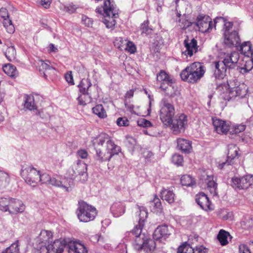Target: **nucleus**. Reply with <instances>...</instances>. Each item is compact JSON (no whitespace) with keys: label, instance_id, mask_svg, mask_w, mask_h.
Instances as JSON below:
<instances>
[{"label":"nucleus","instance_id":"f257e3e1","mask_svg":"<svg viewBox=\"0 0 253 253\" xmlns=\"http://www.w3.org/2000/svg\"><path fill=\"white\" fill-rule=\"evenodd\" d=\"M139 221L135 225L131 233L134 236L133 246L136 250H143L145 253H152L155 248L154 240L159 241L161 239H166L170 234L169 230L167 225L159 226L154 231L153 235V240L149 239L145 233H142V228L144 221L147 217L148 212L145 208L139 207Z\"/></svg>","mask_w":253,"mask_h":253},{"label":"nucleus","instance_id":"f03ea898","mask_svg":"<svg viewBox=\"0 0 253 253\" xmlns=\"http://www.w3.org/2000/svg\"><path fill=\"white\" fill-rule=\"evenodd\" d=\"M92 143L96 151V158L100 162L109 160L120 150V147L115 145L105 133H102L94 138Z\"/></svg>","mask_w":253,"mask_h":253},{"label":"nucleus","instance_id":"7ed1b4c3","mask_svg":"<svg viewBox=\"0 0 253 253\" xmlns=\"http://www.w3.org/2000/svg\"><path fill=\"white\" fill-rule=\"evenodd\" d=\"M239 55L237 52H221L219 60L215 62L214 75L216 78H223L227 69H233L237 66Z\"/></svg>","mask_w":253,"mask_h":253},{"label":"nucleus","instance_id":"20e7f679","mask_svg":"<svg viewBox=\"0 0 253 253\" xmlns=\"http://www.w3.org/2000/svg\"><path fill=\"white\" fill-rule=\"evenodd\" d=\"M217 90L220 92L221 97L229 101L236 97H243L246 94V89L244 84H240L235 80L230 81L228 84L219 85Z\"/></svg>","mask_w":253,"mask_h":253},{"label":"nucleus","instance_id":"39448f33","mask_svg":"<svg viewBox=\"0 0 253 253\" xmlns=\"http://www.w3.org/2000/svg\"><path fill=\"white\" fill-rule=\"evenodd\" d=\"M205 73L204 66L200 62H194L182 70L180 75L183 81L194 84L203 77Z\"/></svg>","mask_w":253,"mask_h":253},{"label":"nucleus","instance_id":"423d86ee","mask_svg":"<svg viewBox=\"0 0 253 253\" xmlns=\"http://www.w3.org/2000/svg\"><path fill=\"white\" fill-rule=\"evenodd\" d=\"M96 12L104 14L103 23L108 28H113L116 24L115 18L118 15V10L113 0H106L104 2V6L98 7Z\"/></svg>","mask_w":253,"mask_h":253},{"label":"nucleus","instance_id":"0eeeda50","mask_svg":"<svg viewBox=\"0 0 253 253\" xmlns=\"http://www.w3.org/2000/svg\"><path fill=\"white\" fill-rule=\"evenodd\" d=\"M77 214L81 221L86 222L94 218L96 215V211L95 208L88 205L86 203L80 202Z\"/></svg>","mask_w":253,"mask_h":253},{"label":"nucleus","instance_id":"6e6552de","mask_svg":"<svg viewBox=\"0 0 253 253\" xmlns=\"http://www.w3.org/2000/svg\"><path fill=\"white\" fill-rule=\"evenodd\" d=\"M161 109L160 118L163 123L166 126H169L175 114L173 106L166 99H163L160 103Z\"/></svg>","mask_w":253,"mask_h":253},{"label":"nucleus","instance_id":"1a4fd4ad","mask_svg":"<svg viewBox=\"0 0 253 253\" xmlns=\"http://www.w3.org/2000/svg\"><path fill=\"white\" fill-rule=\"evenodd\" d=\"M21 175L26 183L33 186L39 182L40 171L32 166H23Z\"/></svg>","mask_w":253,"mask_h":253},{"label":"nucleus","instance_id":"9d476101","mask_svg":"<svg viewBox=\"0 0 253 253\" xmlns=\"http://www.w3.org/2000/svg\"><path fill=\"white\" fill-rule=\"evenodd\" d=\"M231 185L235 188L247 189L253 185V175L247 174L242 177H235L232 179Z\"/></svg>","mask_w":253,"mask_h":253},{"label":"nucleus","instance_id":"9b49d317","mask_svg":"<svg viewBox=\"0 0 253 253\" xmlns=\"http://www.w3.org/2000/svg\"><path fill=\"white\" fill-rule=\"evenodd\" d=\"M187 123L186 116L182 114L178 118H176L174 120L172 119L171 124L169 126H171L173 133L177 134L185 130Z\"/></svg>","mask_w":253,"mask_h":253},{"label":"nucleus","instance_id":"f8f14e48","mask_svg":"<svg viewBox=\"0 0 253 253\" xmlns=\"http://www.w3.org/2000/svg\"><path fill=\"white\" fill-rule=\"evenodd\" d=\"M87 166L82 161H78L74 163L69 170V173L72 176L77 175L84 176L83 180H85L87 177Z\"/></svg>","mask_w":253,"mask_h":253},{"label":"nucleus","instance_id":"ddd939ff","mask_svg":"<svg viewBox=\"0 0 253 253\" xmlns=\"http://www.w3.org/2000/svg\"><path fill=\"white\" fill-rule=\"evenodd\" d=\"M196 25L198 27L199 31L205 33L212 29V23L209 16L200 15L197 18Z\"/></svg>","mask_w":253,"mask_h":253},{"label":"nucleus","instance_id":"4468645a","mask_svg":"<svg viewBox=\"0 0 253 253\" xmlns=\"http://www.w3.org/2000/svg\"><path fill=\"white\" fill-rule=\"evenodd\" d=\"M240 39L237 31L224 32V43L229 47H237L240 44Z\"/></svg>","mask_w":253,"mask_h":253},{"label":"nucleus","instance_id":"2eb2a0df","mask_svg":"<svg viewBox=\"0 0 253 253\" xmlns=\"http://www.w3.org/2000/svg\"><path fill=\"white\" fill-rule=\"evenodd\" d=\"M183 44L186 49L182 52V54L186 56L191 57L198 50L197 41L195 39H192L191 40L186 39L184 41Z\"/></svg>","mask_w":253,"mask_h":253},{"label":"nucleus","instance_id":"dca6fc26","mask_svg":"<svg viewBox=\"0 0 253 253\" xmlns=\"http://www.w3.org/2000/svg\"><path fill=\"white\" fill-rule=\"evenodd\" d=\"M228 153L227 160L219 164V167L220 169L223 168L226 166L231 165L234 163V160L237 156L239 150L238 147L234 144H230L228 147Z\"/></svg>","mask_w":253,"mask_h":253},{"label":"nucleus","instance_id":"f3484780","mask_svg":"<svg viewBox=\"0 0 253 253\" xmlns=\"http://www.w3.org/2000/svg\"><path fill=\"white\" fill-rule=\"evenodd\" d=\"M157 82L161 84L160 88L166 90L168 87L165 84L170 86L173 81L168 73L164 70H161L157 75Z\"/></svg>","mask_w":253,"mask_h":253},{"label":"nucleus","instance_id":"a211bd4d","mask_svg":"<svg viewBox=\"0 0 253 253\" xmlns=\"http://www.w3.org/2000/svg\"><path fill=\"white\" fill-rule=\"evenodd\" d=\"M65 245L64 240H56L46 247L47 253H62Z\"/></svg>","mask_w":253,"mask_h":253},{"label":"nucleus","instance_id":"6ab92c4d","mask_svg":"<svg viewBox=\"0 0 253 253\" xmlns=\"http://www.w3.org/2000/svg\"><path fill=\"white\" fill-rule=\"evenodd\" d=\"M25 209V206L21 201L16 199H10L8 211L10 213H22L24 211Z\"/></svg>","mask_w":253,"mask_h":253},{"label":"nucleus","instance_id":"aec40b11","mask_svg":"<svg viewBox=\"0 0 253 253\" xmlns=\"http://www.w3.org/2000/svg\"><path fill=\"white\" fill-rule=\"evenodd\" d=\"M177 253H207V249L202 246L193 248L190 245L184 243L179 247Z\"/></svg>","mask_w":253,"mask_h":253},{"label":"nucleus","instance_id":"412c9836","mask_svg":"<svg viewBox=\"0 0 253 253\" xmlns=\"http://www.w3.org/2000/svg\"><path fill=\"white\" fill-rule=\"evenodd\" d=\"M69 253H88L86 247L79 241H71L68 244Z\"/></svg>","mask_w":253,"mask_h":253},{"label":"nucleus","instance_id":"4be33fe9","mask_svg":"<svg viewBox=\"0 0 253 253\" xmlns=\"http://www.w3.org/2000/svg\"><path fill=\"white\" fill-rule=\"evenodd\" d=\"M212 124L216 131L219 134H225L230 130L228 123L219 119H213Z\"/></svg>","mask_w":253,"mask_h":253},{"label":"nucleus","instance_id":"5701e85b","mask_svg":"<svg viewBox=\"0 0 253 253\" xmlns=\"http://www.w3.org/2000/svg\"><path fill=\"white\" fill-rule=\"evenodd\" d=\"M196 201L198 205L206 211L211 210V204L209 198L204 193H201L196 196Z\"/></svg>","mask_w":253,"mask_h":253},{"label":"nucleus","instance_id":"b1692460","mask_svg":"<svg viewBox=\"0 0 253 253\" xmlns=\"http://www.w3.org/2000/svg\"><path fill=\"white\" fill-rule=\"evenodd\" d=\"M37 67L41 75H43L45 79H46L47 76L50 75L51 72H53L54 70L52 67L42 60H38L37 62Z\"/></svg>","mask_w":253,"mask_h":253},{"label":"nucleus","instance_id":"393cba45","mask_svg":"<svg viewBox=\"0 0 253 253\" xmlns=\"http://www.w3.org/2000/svg\"><path fill=\"white\" fill-rule=\"evenodd\" d=\"M125 205L121 202L114 203L110 208V211L114 217L123 215L125 211Z\"/></svg>","mask_w":253,"mask_h":253},{"label":"nucleus","instance_id":"a878e982","mask_svg":"<svg viewBox=\"0 0 253 253\" xmlns=\"http://www.w3.org/2000/svg\"><path fill=\"white\" fill-rule=\"evenodd\" d=\"M177 147L183 152L189 153L192 149L191 143L189 140L179 138L177 140Z\"/></svg>","mask_w":253,"mask_h":253},{"label":"nucleus","instance_id":"bb28decb","mask_svg":"<svg viewBox=\"0 0 253 253\" xmlns=\"http://www.w3.org/2000/svg\"><path fill=\"white\" fill-rule=\"evenodd\" d=\"M239 64L240 69L245 72H249L253 68V61L251 59L250 56L244 57L239 61Z\"/></svg>","mask_w":253,"mask_h":253},{"label":"nucleus","instance_id":"cd10ccee","mask_svg":"<svg viewBox=\"0 0 253 253\" xmlns=\"http://www.w3.org/2000/svg\"><path fill=\"white\" fill-rule=\"evenodd\" d=\"M237 47L238 50L240 51L241 54L244 55L245 57L250 56L253 50L252 49V44L250 42H245Z\"/></svg>","mask_w":253,"mask_h":253},{"label":"nucleus","instance_id":"c85d7f7f","mask_svg":"<svg viewBox=\"0 0 253 253\" xmlns=\"http://www.w3.org/2000/svg\"><path fill=\"white\" fill-rule=\"evenodd\" d=\"M161 197L163 200L171 204L174 201L175 194L172 190L163 189L161 192Z\"/></svg>","mask_w":253,"mask_h":253},{"label":"nucleus","instance_id":"c756f323","mask_svg":"<svg viewBox=\"0 0 253 253\" xmlns=\"http://www.w3.org/2000/svg\"><path fill=\"white\" fill-rule=\"evenodd\" d=\"M152 211L156 213H161L163 212V208L160 199L155 196L153 201L150 202Z\"/></svg>","mask_w":253,"mask_h":253},{"label":"nucleus","instance_id":"7c9ffc66","mask_svg":"<svg viewBox=\"0 0 253 253\" xmlns=\"http://www.w3.org/2000/svg\"><path fill=\"white\" fill-rule=\"evenodd\" d=\"M24 108L32 111L37 109V106L35 102L34 96L32 95H26L24 100Z\"/></svg>","mask_w":253,"mask_h":253},{"label":"nucleus","instance_id":"2f4dec72","mask_svg":"<svg viewBox=\"0 0 253 253\" xmlns=\"http://www.w3.org/2000/svg\"><path fill=\"white\" fill-rule=\"evenodd\" d=\"M214 25L216 26V24L217 23H220L221 24L224 25L223 29L224 32H230L229 30L233 27V23L230 22H228L225 18L222 17H217L214 19Z\"/></svg>","mask_w":253,"mask_h":253},{"label":"nucleus","instance_id":"473e14b6","mask_svg":"<svg viewBox=\"0 0 253 253\" xmlns=\"http://www.w3.org/2000/svg\"><path fill=\"white\" fill-rule=\"evenodd\" d=\"M4 73L11 77H15L18 76V72L15 66L11 64H7L2 67Z\"/></svg>","mask_w":253,"mask_h":253},{"label":"nucleus","instance_id":"72a5a7b5","mask_svg":"<svg viewBox=\"0 0 253 253\" xmlns=\"http://www.w3.org/2000/svg\"><path fill=\"white\" fill-rule=\"evenodd\" d=\"M10 177L9 174L0 170V189L5 188L9 184Z\"/></svg>","mask_w":253,"mask_h":253},{"label":"nucleus","instance_id":"f704fd0d","mask_svg":"<svg viewBox=\"0 0 253 253\" xmlns=\"http://www.w3.org/2000/svg\"><path fill=\"white\" fill-rule=\"evenodd\" d=\"M92 84L90 80L88 79H83L80 84L78 85L80 88V91L83 94L89 93V88L91 86Z\"/></svg>","mask_w":253,"mask_h":253},{"label":"nucleus","instance_id":"c9c22d12","mask_svg":"<svg viewBox=\"0 0 253 253\" xmlns=\"http://www.w3.org/2000/svg\"><path fill=\"white\" fill-rule=\"evenodd\" d=\"M229 233L223 230H220L217 235V238L222 246L226 245L228 243V238L230 236Z\"/></svg>","mask_w":253,"mask_h":253},{"label":"nucleus","instance_id":"e433bc0d","mask_svg":"<svg viewBox=\"0 0 253 253\" xmlns=\"http://www.w3.org/2000/svg\"><path fill=\"white\" fill-rule=\"evenodd\" d=\"M92 110L94 114L101 119H104L107 117V113L101 104L96 105L92 108Z\"/></svg>","mask_w":253,"mask_h":253},{"label":"nucleus","instance_id":"4c0bfd02","mask_svg":"<svg viewBox=\"0 0 253 253\" xmlns=\"http://www.w3.org/2000/svg\"><path fill=\"white\" fill-rule=\"evenodd\" d=\"M207 188L213 196L217 195V183L213 180V178L209 177L207 179Z\"/></svg>","mask_w":253,"mask_h":253},{"label":"nucleus","instance_id":"58836bf2","mask_svg":"<svg viewBox=\"0 0 253 253\" xmlns=\"http://www.w3.org/2000/svg\"><path fill=\"white\" fill-rule=\"evenodd\" d=\"M60 182L59 187L62 188L67 192L71 190V188L73 184V180L71 178H62Z\"/></svg>","mask_w":253,"mask_h":253},{"label":"nucleus","instance_id":"ea45409f","mask_svg":"<svg viewBox=\"0 0 253 253\" xmlns=\"http://www.w3.org/2000/svg\"><path fill=\"white\" fill-rule=\"evenodd\" d=\"M4 55L9 61L14 60L16 55L15 47L13 46L8 47L4 52Z\"/></svg>","mask_w":253,"mask_h":253},{"label":"nucleus","instance_id":"a19ab883","mask_svg":"<svg viewBox=\"0 0 253 253\" xmlns=\"http://www.w3.org/2000/svg\"><path fill=\"white\" fill-rule=\"evenodd\" d=\"M181 183L183 186H191L195 183L194 179L190 175H184L180 179Z\"/></svg>","mask_w":253,"mask_h":253},{"label":"nucleus","instance_id":"79ce46f5","mask_svg":"<svg viewBox=\"0 0 253 253\" xmlns=\"http://www.w3.org/2000/svg\"><path fill=\"white\" fill-rule=\"evenodd\" d=\"M78 100L80 105L84 106L91 101V97L89 93H82L78 97Z\"/></svg>","mask_w":253,"mask_h":253},{"label":"nucleus","instance_id":"37998d69","mask_svg":"<svg viewBox=\"0 0 253 253\" xmlns=\"http://www.w3.org/2000/svg\"><path fill=\"white\" fill-rule=\"evenodd\" d=\"M19 249L18 242L12 243L9 247L3 250L1 253H19Z\"/></svg>","mask_w":253,"mask_h":253},{"label":"nucleus","instance_id":"c03bdc74","mask_svg":"<svg viewBox=\"0 0 253 253\" xmlns=\"http://www.w3.org/2000/svg\"><path fill=\"white\" fill-rule=\"evenodd\" d=\"M2 23L8 33L11 34L14 32V27L12 23L11 20L9 19V16L8 18L3 19Z\"/></svg>","mask_w":253,"mask_h":253},{"label":"nucleus","instance_id":"a18cd8bd","mask_svg":"<svg viewBox=\"0 0 253 253\" xmlns=\"http://www.w3.org/2000/svg\"><path fill=\"white\" fill-rule=\"evenodd\" d=\"M127 40L123 39L122 37L117 38L114 42V45L120 49L123 50L125 48Z\"/></svg>","mask_w":253,"mask_h":253},{"label":"nucleus","instance_id":"49530a36","mask_svg":"<svg viewBox=\"0 0 253 253\" xmlns=\"http://www.w3.org/2000/svg\"><path fill=\"white\" fill-rule=\"evenodd\" d=\"M10 199L6 198H1L0 199V210L3 211H8Z\"/></svg>","mask_w":253,"mask_h":253},{"label":"nucleus","instance_id":"de8ad7c7","mask_svg":"<svg viewBox=\"0 0 253 253\" xmlns=\"http://www.w3.org/2000/svg\"><path fill=\"white\" fill-rule=\"evenodd\" d=\"M246 126L245 125H236L233 127H230L229 131L232 134H237L245 130Z\"/></svg>","mask_w":253,"mask_h":253},{"label":"nucleus","instance_id":"09e8293b","mask_svg":"<svg viewBox=\"0 0 253 253\" xmlns=\"http://www.w3.org/2000/svg\"><path fill=\"white\" fill-rule=\"evenodd\" d=\"M172 162L177 166H181L183 162L182 156L177 154L173 155L172 157Z\"/></svg>","mask_w":253,"mask_h":253},{"label":"nucleus","instance_id":"8fccbe9b","mask_svg":"<svg viewBox=\"0 0 253 253\" xmlns=\"http://www.w3.org/2000/svg\"><path fill=\"white\" fill-rule=\"evenodd\" d=\"M136 47L134 44L130 41H127L124 50L127 51L130 53H134L136 51Z\"/></svg>","mask_w":253,"mask_h":253},{"label":"nucleus","instance_id":"3c124183","mask_svg":"<svg viewBox=\"0 0 253 253\" xmlns=\"http://www.w3.org/2000/svg\"><path fill=\"white\" fill-rule=\"evenodd\" d=\"M49 180H50V176L47 173H43L41 174L40 173L39 182H41L42 184H48Z\"/></svg>","mask_w":253,"mask_h":253},{"label":"nucleus","instance_id":"603ef678","mask_svg":"<svg viewBox=\"0 0 253 253\" xmlns=\"http://www.w3.org/2000/svg\"><path fill=\"white\" fill-rule=\"evenodd\" d=\"M137 124L139 126L144 127H150L152 126L151 123L144 118H140L137 121Z\"/></svg>","mask_w":253,"mask_h":253},{"label":"nucleus","instance_id":"864d4df0","mask_svg":"<svg viewBox=\"0 0 253 253\" xmlns=\"http://www.w3.org/2000/svg\"><path fill=\"white\" fill-rule=\"evenodd\" d=\"M191 25V22L185 19H181L179 20V26L180 28L182 29H185L187 27H189Z\"/></svg>","mask_w":253,"mask_h":253},{"label":"nucleus","instance_id":"5fc2aeb1","mask_svg":"<svg viewBox=\"0 0 253 253\" xmlns=\"http://www.w3.org/2000/svg\"><path fill=\"white\" fill-rule=\"evenodd\" d=\"M117 124L119 126H127L129 121L126 118H119L117 120Z\"/></svg>","mask_w":253,"mask_h":253},{"label":"nucleus","instance_id":"6e6d98bb","mask_svg":"<svg viewBox=\"0 0 253 253\" xmlns=\"http://www.w3.org/2000/svg\"><path fill=\"white\" fill-rule=\"evenodd\" d=\"M64 8H66V12L69 13H74L77 8V6L73 3L70 4L68 6H64Z\"/></svg>","mask_w":253,"mask_h":253},{"label":"nucleus","instance_id":"4d7b16f0","mask_svg":"<svg viewBox=\"0 0 253 253\" xmlns=\"http://www.w3.org/2000/svg\"><path fill=\"white\" fill-rule=\"evenodd\" d=\"M48 184L56 187H59L61 184L60 180L54 177H50V180H49Z\"/></svg>","mask_w":253,"mask_h":253},{"label":"nucleus","instance_id":"13d9d810","mask_svg":"<svg viewBox=\"0 0 253 253\" xmlns=\"http://www.w3.org/2000/svg\"><path fill=\"white\" fill-rule=\"evenodd\" d=\"M141 30L142 33H145L146 34H149L151 31V29L148 28L147 23H144L141 25Z\"/></svg>","mask_w":253,"mask_h":253},{"label":"nucleus","instance_id":"bf43d9fd","mask_svg":"<svg viewBox=\"0 0 253 253\" xmlns=\"http://www.w3.org/2000/svg\"><path fill=\"white\" fill-rule=\"evenodd\" d=\"M239 253H251V252L247 246L243 244L239 246Z\"/></svg>","mask_w":253,"mask_h":253},{"label":"nucleus","instance_id":"052dcab7","mask_svg":"<svg viewBox=\"0 0 253 253\" xmlns=\"http://www.w3.org/2000/svg\"><path fill=\"white\" fill-rule=\"evenodd\" d=\"M65 79L66 81L70 84H71L73 85L74 84V81H73V77L72 75L71 72L70 73H67L65 74Z\"/></svg>","mask_w":253,"mask_h":253},{"label":"nucleus","instance_id":"680f3d73","mask_svg":"<svg viewBox=\"0 0 253 253\" xmlns=\"http://www.w3.org/2000/svg\"><path fill=\"white\" fill-rule=\"evenodd\" d=\"M9 14L7 10L5 8L0 9V17L3 19L5 18H8Z\"/></svg>","mask_w":253,"mask_h":253},{"label":"nucleus","instance_id":"e2e57ef3","mask_svg":"<svg viewBox=\"0 0 253 253\" xmlns=\"http://www.w3.org/2000/svg\"><path fill=\"white\" fill-rule=\"evenodd\" d=\"M126 142L129 145V147H132L136 144L135 139L131 136H128L126 137Z\"/></svg>","mask_w":253,"mask_h":253},{"label":"nucleus","instance_id":"0e129e2a","mask_svg":"<svg viewBox=\"0 0 253 253\" xmlns=\"http://www.w3.org/2000/svg\"><path fill=\"white\" fill-rule=\"evenodd\" d=\"M77 154L78 156L82 159H85L88 156L87 151L83 149L79 150L77 152Z\"/></svg>","mask_w":253,"mask_h":253},{"label":"nucleus","instance_id":"69168bd1","mask_svg":"<svg viewBox=\"0 0 253 253\" xmlns=\"http://www.w3.org/2000/svg\"><path fill=\"white\" fill-rule=\"evenodd\" d=\"M41 235L43 236L44 235L47 236V240L46 239V241H48V242H49V240L52 236L51 232L47 230H42L41 233Z\"/></svg>","mask_w":253,"mask_h":253},{"label":"nucleus","instance_id":"338daca9","mask_svg":"<svg viewBox=\"0 0 253 253\" xmlns=\"http://www.w3.org/2000/svg\"><path fill=\"white\" fill-rule=\"evenodd\" d=\"M84 24L87 27H91L92 25V21L88 17H85L83 19Z\"/></svg>","mask_w":253,"mask_h":253},{"label":"nucleus","instance_id":"774afa93","mask_svg":"<svg viewBox=\"0 0 253 253\" xmlns=\"http://www.w3.org/2000/svg\"><path fill=\"white\" fill-rule=\"evenodd\" d=\"M101 239L102 237L99 234H96L95 235L91 236V240L94 242H99Z\"/></svg>","mask_w":253,"mask_h":253}]
</instances>
